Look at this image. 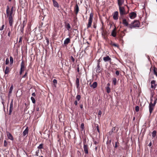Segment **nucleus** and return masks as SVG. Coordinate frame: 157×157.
<instances>
[{"label":"nucleus","mask_w":157,"mask_h":157,"mask_svg":"<svg viewBox=\"0 0 157 157\" xmlns=\"http://www.w3.org/2000/svg\"><path fill=\"white\" fill-rule=\"evenodd\" d=\"M13 11H10L9 6H7L6 13L7 17H9V23L10 26H12L13 23Z\"/></svg>","instance_id":"f257e3e1"},{"label":"nucleus","mask_w":157,"mask_h":157,"mask_svg":"<svg viewBox=\"0 0 157 157\" xmlns=\"http://www.w3.org/2000/svg\"><path fill=\"white\" fill-rule=\"evenodd\" d=\"M140 25L138 21H134L129 25V27L130 29H132L135 27H139Z\"/></svg>","instance_id":"f03ea898"},{"label":"nucleus","mask_w":157,"mask_h":157,"mask_svg":"<svg viewBox=\"0 0 157 157\" xmlns=\"http://www.w3.org/2000/svg\"><path fill=\"white\" fill-rule=\"evenodd\" d=\"M93 17V14L91 13H90V17L88 20V23L87 25V28H88L91 27L92 23V19Z\"/></svg>","instance_id":"7ed1b4c3"},{"label":"nucleus","mask_w":157,"mask_h":157,"mask_svg":"<svg viewBox=\"0 0 157 157\" xmlns=\"http://www.w3.org/2000/svg\"><path fill=\"white\" fill-rule=\"evenodd\" d=\"M119 7V10L120 11V13L121 15H122L124 14H125L127 13L126 12L125 8L124 7L121 6H118Z\"/></svg>","instance_id":"20e7f679"},{"label":"nucleus","mask_w":157,"mask_h":157,"mask_svg":"<svg viewBox=\"0 0 157 157\" xmlns=\"http://www.w3.org/2000/svg\"><path fill=\"white\" fill-rule=\"evenodd\" d=\"M26 24L25 21H23V23L22 24L19 25L18 27V29H20V31L22 33H23L24 32V28Z\"/></svg>","instance_id":"39448f33"},{"label":"nucleus","mask_w":157,"mask_h":157,"mask_svg":"<svg viewBox=\"0 0 157 157\" xmlns=\"http://www.w3.org/2000/svg\"><path fill=\"white\" fill-rule=\"evenodd\" d=\"M100 60L99 59L97 61V65L96 68V71L97 73H100L101 72V68L100 66Z\"/></svg>","instance_id":"423d86ee"},{"label":"nucleus","mask_w":157,"mask_h":157,"mask_svg":"<svg viewBox=\"0 0 157 157\" xmlns=\"http://www.w3.org/2000/svg\"><path fill=\"white\" fill-rule=\"evenodd\" d=\"M154 106L153 105V104L151 102L149 105V111L150 114H151L154 109Z\"/></svg>","instance_id":"0eeeda50"},{"label":"nucleus","mask_w":157,"mask_h":157,"mask_svg":"<svg viewBox=\"0 0 157 157\" xmlns=\"http://www.w3.org/2000/svg\"><path fill=\"white\" fill-rule=\"evenodd\" d=\"M136 14L135 12L131 13L129 14V17L131 19H134L136 16Z\"/></svg>","instance_id":"6e6552de"},{"label":"nucleus","mask_w":157,"mask_h":157,"mask_svg":"<svg viewBox=\"0 0 157 157\" xmlns=\"http://www.w3.org/2000/svg\"><path fill=\"white\" fill-rule=\"evenodd\" d=\"M151 87L155 89L157 86V84H155V81L154 80H152L151 82Z\"/></svg>","instance_id":"1a4fd4ad"},{"label":"nucleus","mask_w":157,"mask_h":157,"mask_svg":"<svg viewBox=\"0 0 157 157\" xmlns=\"http://www.w3.org/2000/svg\"><path fill=\"white\" fill-rule=\"evenodd\" d=\"M88 146L87 145H83V149L85 154H88Z\"/></svg>","instance_id":"9d476101"},{"label":"nucleus","mask_w":157,"mask_h":157,"mask_svg":"<svg viewBox=\"0 0 157 157\" xmlns=\"http://www.w3.org/2000/svg\"><path fill=\"white\" fill-rule=\"evenodd\" d=\"M118 12L117 11H116L114 12L113 16V18L114 20H117L118 19Z\"/></svg>","instance_id":"9b49d317"},{"label":"nucleus","mask_w":157,"mask_h":157,"mask_svg":"<svg viewBox=\"0 0 157 157\" xmlns=\"http://www.w3.org/2000/svg\"><path fill=\"white\" fill-rule=\"evenodd\" d=\"M79 9V7L77 4H76L74 8V11L75 14L77 15L78 13Z\"/></svg>","instance_id":"f8f14e48"},{"label":"nucleus","mask_w":157,"mask_h":157,"mask_svg":"<svg viewBox=\"0 0 157 157\" xmlns=\"http://www.w3.org/2000/svg\"><path fill=\"white\" fill-rule=\"evenodd\" d=\"M65 26L66 28L68 31L71 30V27L70 24L68 23H67L66 22H65Z\"/></svg>","instance_id":"ddd939ff"},{"label":"nucleus","mask_w":157,"mask_h":157,"mask_svg":"<svg viewBox=\"0 0 157 157\" xmlns=\"http://www.w3.org/2000/svg\"><path fill=\"white\" fill-rule=\"evenodd\" d=\"M7 135L9 139L12 140H13V137L10 133L9 132H7Z\"/></svg>","instance_id":"4468645a"},{"label":"nucleus","mask_w":157,"mask_h":157,"mask_svg":"<svg viewBox=\"0 0 157 157\" xmlns=\"http://www.w3.org/2000/svg\"><path fill=\"white\" fill-rule=\"evenodd\" d=\"M122 24L125 26H128L129 25L128 24V22L125 19H123Z\"/></svg>","instance_id":"2eb2a0df"},{"label":"nucleus","mask_w":157,"mask_h":157,"mask_svg":"<svg viewBox=\"0 0 157 157\" xmlns=\"http://www.w3.org/2000/svg\"><path fill=\"white\" fill-rule=\"evenodd\" d=\"M90 86L91 87L93 88V89L96 88L97 86V83L96 82H94L92 85H91V83H90Z\"/></svg>","instance_id":"dca6fc26"},{"label":"nucleus","mask_w":157,"mask_h":157,"mask_svg":"<svg viewBox=\"0 0 157 157\" xmlns=\"http://www.w3.org/2000/svg\"><path fill=\"white\" fill-rule=\"evenodd\" d=\"M54 6L57 8L59 7V4L58 2L55 0H52Z\"/></svg>","instance_id":"f3484780"},{"label":"nucleus","mask_w":157,"mask_h":157,"mask_svg":"<svg viewBox=\"0 0 157 157\" xmlns=\"http://www.w3.org/2000/svg\"><path fill=\"white\" fill-rule=\"evenodd\" d=\"M70 38H66L64 41V44L65 45H67L70 43Z\"/></svg>","instance_id":"a211bd4d"},{"label":"nucleus","mask_w":157,"mask_h":157,"mask_svg":"<svg viewBox=\"0 0 157 157\" xmlns=\"http://www.w3.org/2000/svg\"><path fill=\"white\" fill-rule=\"evenodd\" d=\"M111 60V58H110L109 56H107L103 58V60L105 62L109 61V60Z\"/></svg>","instance_id":"6ab92c4d"},{"label":"nucleus","mask_w":157,"mask_h":157,"mask_svg":"<svg viewBox=\"0 0 157 157\" xmlns=\"http://www.w3.org/2000/svg\"><path fill=\"white\" fill-rule=\"evenodd\" d=\"M111 35L114 37H115L116 36V28L112 30L111 33Z\"/></svg>","instance_id":"aec40b11"},{"label":"nucleus","mask_w":157,"mask_h":157,"mask_svg":"<svg viewBox=\"0 0 157 157\" xmlns=\"http://www.w3.org/2000/svg\"><path fill=\"white\" fill-rule=\"evenodd\" d=\"M28 133V128L27 127L23 132V136H25Z\"/></svg>","instance_id":"412c9836"},{"label":"nucleus","mask_w":157,"mask_h":157,"mask_svg":"<svg viewBox=\"0 0 157 157\" xmlns=\"http://www.w3.org/2000/svg\"><path fill=\"white\" fill-rule=\"evenodd\" d=\"M25 63L24 61L22 60V61L21 62V68H20L25 69Z\"/></svg>","instance_id":"4be33fe9"},{"label":"nucleus","mask_w":157,"mask_h":157,"mask_svg":"<svg viewBox=\"0 0 157 157\" xmlns=\"http://www.w3.org/2000/svg\"><path fill=\"white\" fill-rule=\"evenodd\" d=\"M79 79L78 78H76V87L77 88H78L79 87Z\"/></svg>","instance_id":"5701e85b"},{"label":"nucleus","mask_w":157,"mask_h":157,"mask_svg":"<svg viewBox=\"0 0 157 157\" xmlns=\"http://www.w3.org/2000/svg\"><path fill=\"white\" fill-rule=\"evenodd\" d=\"M124 0H118V6H121L124 3Z\"/></svg>","instance_id":"b1692460"},{"label":"nucleus","mask_w":157,"mask_h":157,"mask_svg":"<svg viewBox=\"0 0 157 157\" xmlns=\"http://www.w3.org/2000/svg\"><path fill=\"white\" fill-rule=\"evenodd\" d=\"M83 143L84 145H87L88 144V141H87L86 138H83Z\"/></svg>","instance_id":"393cba45"},{"label":"nucleus","mask_w":157,"mask_h":157,"mask_svg":"<svg viewBox=\"0 0 157 157\" xmlns=\"http://www.w3.org/2000/svg\"><path fill=\"white\" fill-rule=\"evenodd\" d=\"M13 85H12L10 88V90H9V95H10V94H11L12 93V90L13 89Z\"/></svg>","instance_id":"a878e982"},{"label":"nucleus","mask_w":157,"mask_h":157,"mask_svg":"<svg viewBox=\"0 0 157 157\" xmlns=\"http://www.w3.org/2000/svg\"><path fill=\"white\" fill-rule=\"evenodd\" d=\"M154 74L157 77V68L155 67H154L153 70Z\"/></svg>","instance_id":"bb28decb"},{"label":"nucleus","mask_w":157,"mask_h":157,"mask_svg":"<svg viewBox=\"0 0 157 157\" xmlns=\"http://www.w3.org/2000/svg\"><path fill=\"white\" fill-rule=\"evenodd\" d=\"M9 72V68L8 67H6V68L5 73L6 74H8Z\"/></svg>","instance_id":"cd10ccee"},{"label":"nucleus","mask_w":157,"mask_h":157,"mask_svg":"<svg viewBox=\"0 0 157 157\" xmlns=\"http://www.w3.org/2000/svg\"><path fill=\"white\" fill-rule=\"evenodd\" d=\"M152 136L153 138L155 137L156 134V131L155 130L154 131L152 132Z\"/></svg>","instance_id":"c85d7f7f"},{"label":"nucleus","mask_w":157,"mask_h":157,"mask_svg":"<svg viewBox=\"0 0 157 157\" xmlns=\"http://www.w3.org/2000/svg\"><path fill=\"white\" fill-rule=\"evenodd\" d=\"M113 82L114 85H116L117 84V79L116 78H113Z\"/></svg>","instance_id":"c756f323"},{"label":"nucleus","mask_w":157,"mask_h":157,"mask_svg":"<svg viewBox=\"0 0 157 157\" xmlns=\"http://www.w3.org/2000/svg\"><path fill=\"white\" fill-rule=\"evenodd\" d=\"M76 99L78 101L81 99V96L79 95H77L76 97Z\"/></svg>","instance_id":"7c9ffc66"},{"label":"nucleus","mask_w":157,"mask_h":157,"mask_svg":"<svg viewBox=\"0 0 157 157\" xmlns=\"http://www.w3.org/2000/svg\"><path fill=\"white\" fill-rule=\"evenodd\" d=\"M10 62L11 64H12L13 63V57L10 56Z\"/></svg>","instance_id":"2f4dec72"},{"label":"nucleus","mask_w":157,"mask_h":157,"mask_svg":"<svg viewBox=\"0 0 157 157\" xmlns=\"http://www.w3.org/2000/svg\"><path fill=\"white\" fill-rule=\"evenodd\" d=\"M31 99L32 101V102L34 104L35 103V102H36L35 100V98L33 97H31Z\"/></svg>","instance_id":"473e14b6"},{"label":"nucleus","mask_w":157,"mask_h":157,"mask_svg":"<svg viewBox=\"0 0 157 157\" xmlns=\"http://www.w3.org/2000/svg\"><path fill=\"white\" fill-rule=\"evenodd\" d=\"M53 83H54V85L56 87V84L57 83V81L56 79H53Z\"/></svg>","instance_id":"72a5a7b5"},{"label":"nucleus","mask_w":157,"mask_h":157,"mask_svg":"<svg viewBox=\"0 0 157 157\" xmlns=\"http://www.w3.org/2000/svg\"><path fill=\"white\" fill-rule=\"evenodd\" d=\"M13 100H12V101L10 103V108L13 109Z\"/></svg>","instance_id":"f704fd0d"},{"label":"nucleus","mask_w":157,"mask_h":157,"mask_svg":"<svg viewBox=\"0 0 157 157\" xmlns=\"http://www.w3.org/2000/svg\"><path fill=\"white\" fill-rule=\"evenodd\" d=\"M106 90L107 92L108 93H110V88L109 87L107 86L106 87Z\"/></svg>","instance_id":"c9c22d12"},{"label":"nucleus","mask_w":157,"mask_h":157,"mask_svg":"<svg viewBox=\"0 0 157 157\" xmlns=\"http://www.w3.org/2000/svg\"><path fill=\"white\" fill-rule=\"evenodd\" d=\"M39 149H42L43 148V144H40L37 147Z\"/></svg>","instance_id":"e433bc0d"},{"label":"nucleus","mask_w":157,"mask_h":157,"mask_svg":"<svg viewBox=\"0 0 157 157\" xmlns=\"http://www.w3.org/2000/svg\"><path fill=\"white\" fill-rule=\"evenodd\" d=\"M80 127H81V128L82 130H83L84 129V123H82L81 124Z\"/></svg>","instance_id":"4c0bfd02"},{"label":"nucleus","mask_w":157,"mask_h":157,"mask_svg":"<svg viewBox=\"0 0 157 157\" xmlns=\"http://www.w3.org/2000/svg\"><path fill=\"white\" fill-rule=\"evenodd\" d=\"M139 107L138 106H137L135 107V110L136 112L139 111Z\"/></svg>","instance_id":"58836bf2"},{"label":"nucleus","mask_w":157,"mask_h":157,"mask_svg":"<svg viewBox=\"0 0 157 157\" xmlns=\"http://www.w3.org/2000/svg\"><path fill=\"white\" fill-rule=\"evenodd\" d=\"M4 146L5 147H7V142L6 140H5L4 141Z\"/></svg>","instance_id":"ea45409f"},{"label":"nucleus","mask_w":157,"mask_h":157,"mask_svg":"<svg viewBox=\"0 0 157 157\" xmlns=\"http://www.w3.org/2000/svg\"><path fill=\"white\" fill-rule=\"evenodd\" d=\"M24 69L20 68V73H19L20 75H21L22 74V73L23 71H24Z\"/></svg>","instance_id":"a19ab883"},{"label":"nucleus","mask_w":157,"mask_h":157,"mask_svg":"<svg viewBox=\"0 0 157 157\" xmlns=\"http://www.w3.org/2000/svg\"><path fill=\"white\" fill-rule=\"evenodd\" d=\"M27 72L26 71L25 75L22 77V78H26L27 77Z\"/></svg>","instance_id":"79ce46f5"},{"label":"nucleus","mask_w":157,"mask_h":157,"mask_svg":"<svg viewBox=\"0 0 157 157\" xmlns=\"http://www.w3.org/2000/svg\"><path fill=\"white\" fill-rule=\"evenodd\" d=\"M13 110V109L10 108L9 115H11V114Z\"/></svg>","instance_id":"37998d69"},{"label":"nucleus","mask_w":157,"mask_h":157,"mask_svg":"<svg viewBox=\"0 0 157 157\" xmlns=\"http://www.w3.org/2000/svg\"><path fill=\"white\" fill-rule=\"evenodd\" d=\"M39 152V150H37L35 152V154L34 155H35L38 156V154Z\"/></svg>","instance_id":"c03bdc74"},{"label":"nucleus","mask_w":157,"mask_h":157,"mask_svg":"<svg viewBox=\"0 0 157 157\" xmlns=\"http://www.w3.org/2000/svg\"><path fill=\"white\" fill-rule=\"evenodd\" d=\"M115 127H114V128H113L112 130V132H117L118 131V129H117L116 131H115Z\"/></svg>","instance_id":"a18cd8bd"},{"label":"nucleus","mask_w":157,"mask_h":157,"mask_svg":"<svg viewBox=\"0 0 157 157\" xmlns=\"http://www.w3.org/2000/svg\"><path fill=\"white\" fill-rule=\"evenodd\" d=\"M9 63V60L8 58H6V64H8Z\"/></svg>","instance_id":"49530a36"},{"label":"nucleus","mask_w":157,"mask_h":157,"mask_svg":"<svg viewBox=\"0 0 157 157\" xmlns=\"http://www.w3.org/2000/svg\"><path fill=\"white\" fill-rule=\"evenodd\" d=\"M119 144V143L118 142H115V145L114 146V147L115 148H117L118 147V145L117 144Z\"/></svg>","instance_id":"de8ad7c7"},{"label":"nucleus","mask_w":157,"mask_h":157,"mask_svg":"<svg viewBox=\"0 0 157 157\" xmlns=\"http://www.w3.org/2000/svg\"><path fill=\"white\" fill-rule=\"evenodd\" d=\"M71 59L72 60V61H73V62H74L75 61V59L74 57H73V56H71Z\"/></svg>","instance_id":"09e8293b"},{"label":"nucleus","mask_w":157,"mask_h":157,"mask_svg":"<svg viewBox=\"0 0 157 157\" xmlns=\"http://www.w3.org/2000/svg\"><path fill=\"white\" fill-rule=\"evenodd\" d=\"M4 27V25H3L2 26L1 28L0 29V31L2 30Z\"/></svg>","instance_id":"8fccbe9b"},{"label":"nucleus","mask_w":157,"mask_h":157,"mask_svg":"<svg viewBox=\"0 0 157 157\" xmlns=\"http://www.w3.org/2000/svg\"><path fill=\"white\" fill-rule=\"evenodd\" d=\"M22 36H20L19 38V40L18 41L19 43H20L22 42Z\"/></svg>","instance_id":"3c124183"},{"label":"nucleus","mask_w":157,"mask_h":157,"mask_svg":"<svg viewBox=\"0 0 157 157\" xmlns=\"http://www.w3.org/2000/svg\"><path fill=\"white\" fill-rule=\"evenodd\" d=\"M115 74L117 75H118L119 74V72L118 71H117L115 72Z\"/></svg>","instance_id":"603ef678"},{"label":"nucleus","mask_w":157,"mask_h":157,"mask_svg":"<svg viewBox=\"0 0 157 157\" xmlns=\"http://www.w3.org/2000/svg\"><path fill=\"white\" fill-rule=\"evenodd\" d=\"M101 112L100 110H99L98 112V116H99V117H100L101 116Z\"/></svg>","instance_id":"864d4df0"},{"label":"nucleus","mask_w":157,"mask_h":157,"mask_svg":"<svg viewBox=\"0 0 157 157\" xmlns=\"http://www.w3.org/2000/svg\"><path fill=\"white\" fill-rule=\"evenodd\" d=\"M156 100H157V99H156L154 101V103L153 104V105H154V106L155 105V104H156Z\"/></svg>","instance_id":"5fc2aeb1"},{"label":"nucleus","mask_w":157,"mask_h":157,"mask_svg":"<svg viewBox=\"0 0 157 157\" xmlns=\"http://www.w3.org/2000/svg\"><path fill=\"white\" fill-rule=\"evenodd\" d=\"M97 130L98 131V132H99V127H98V125L97 126Z\"/></svg>","instance_id":"6e6d98bb"},{"label":"nucleus","mask_w":157,"mask_h":157,"mask_svg":"<svg viewBox=\"0 0 157 157\" xmlns=\"http://www.w3.org/2000/svg\"><path fill=\"white\" fill-rule=\"evenodd\" d=\"M93 142L94 143V144L95 145H96L98 143L97 141L94 140Z\"/></svg>","instance_id":"4d7b16f0"},{"label":"nucleus","mask_w":157,"mask_h":157,"mask_svg":"<svg viewBox=\"0 0 157 157\" xmlns=\"http://www.w3.org/2000/svg\"><path fill=\"white\" fill-rule=\"evenodd\" d=\"M74 104L76 105H77L78 102L77 100L75 101L74 102Z\"/></svg>","instance_id":"13d9d810"},{"label":"nucleus","mask_w":157,"mask_h":157,"mask_svg":"<svg viewBox=\"0 0 157 157\" xmlns=\"http://www.w3.org/2000/svg\"><path fill=\"white\" fill-rule=\"evenodd\" d=\"M11 11H14V8H13V6H12L11 9V10H10Z\"/></svg>","instance_id":"bf43d9fd"},{"label":"nucleus","mask_w":157,"mask_h":157,"mask_svg":"<svg viewBox=\"0 0 157 157\" xmlns=\"http://www.w3.org/2000/svg\"><path fill=\"white\" fill-rule=\"evenodd\" d=\"M112 45H113V46H115V47H117V46H117V45L116 44H112Z\"/></svg>","instance_id":"052dcab7"},{"label":"nucleus","mask_w":157,"mask_h":157,"mask_svg":"<svg viewBox=\"0 0 157 157\" xmlns=\"http://www.w3.org/2000/svg\"><path fill=\"white\" fill-rule=\"evenodd\" d=\"M32 95L33 96H36V94L34 92V93H33L32 94Z\"/></svg>","instance_id":"680f3d73"},{"label":"nucleus","mask_w":157,"mask_h":157,"mask_svg":"<svg viewBox=\"0 0 157 157\" xmlns=\"http://www.w3.org/2000/svg\"><path fill=\"white\" fill-rule=\"evenodd\" d=\"M151 145H152V143H151V142L148 144V146L150 147L151 146Z\"/></svg>","instance_id":"e2e57ef3"},{"label":"nucleus","mask_w":157,"mask_h":157,"mask_svg":"<svg viewBox=\"0 0 157 157\" xmlns=\"http://www.w3.org/2000/svg\"><path fill=\"white\" fill-rule=\"evenodd\" d=\"M8 36H10V31L9 32V33H8Z\"/></svg>","instance_id":"0e129e2a"},{"label":"nucleus","mask_w":157,"mask_h":157,"mask_svg":"<svg viewBox=\"0 0 157 157\" xmlns=\"http://www.w3.org/2000/svg\"><path fill=\"white\" fill-rule=\"evenodd\" d=\"M77 71L78 72H79V68L78 67L77 68Z\"/></svg>","instance_id":"69168bd1"},{"label":"nucleus","mask_w":157,"mask_h":157,"mask_svg":"<svg viewBox=\"0 0 157 157\" xmlns=\"http://www.w3.org/2000/svg\"><path fill=\"white\" fill-rule=\"evenodd\" d=\"M107 86H107L109 87V86H110L109 83H108L107 84Z\"/></svg>","instance_id":"338daca9"},{"label":"nucleus","mask_w":157,"mask_h":157,"mask_svg":"<svg viewBox=\"0 0 157 157\" xmlns=\"http://www.w3.org/2000/svg\"><path fill=\"white\" fill-rule=\"evenodd\" d=\"M93 27H94V28H96V26H95V25H93Z\"/></svg>","instance_id":"774afa93"}]
</instances>
